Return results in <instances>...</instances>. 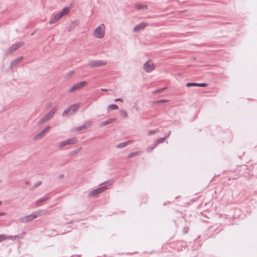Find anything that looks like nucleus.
<instances>
[{
    "instance_id": "0eeeda50",
    "label": "nucleus",
    "mask_w": 257,
    "mask_h": 257,
    "mask_svg": "<svg viewBox=\"0 0 257 257\" xmlns=\"http://www.w3.org/2000/svg\"><path fill=\"white\" fill-rule=\"evenodd\" d=\"M143 69L147 73H150L155 69V66L151 60L147 61L144 65Z\"/></svg>"
},
{
    "instance_id": "7ed1b4c3",
    "label": "nucleus",
    "mask_w": 257,
    "mask_h": 257,
    "mask_svg": "<svg viewBox=\"0 0 257 257\" xmlns=\"http://www.w3.org/2000/svg\"><path fill=\"white\" fill-rule=\"evenodd\" d=\"M42 210H39L36 212H32L31 214L29 215L25 216L24 217H21L20 219V220L21 222L26 223L28 222L31 221L35 218H36L38 216H40L41 215Z\"/></svg>"
},
{
    "instance_id": "2f4dec72",
    "label": "nucleus",
    "mask_w": 257,
    "mask_h": 257,
    "mask_svg": "<svg viewBox=\"0 0 257 257\" xmlns=\"http://www.w3.org/2000/svg\"><path fill=\"white\" fill-rule=\"evenodd\" d=\"M157 132H158V130H156L150 131L149 132V135H152L153 134L156 133Z\"/></svg>"
},
{
    "instance_id": "4c0bfd02",
    "label": "nucleus",
    "mask_w": 257,
    "mask_h": 257,
    "mask_svg": "<svg viewBox=\"0 0 257 257\" xmlns=\"http://www.w3.org/2000/svg\"><path fill=\"white\" fill-rule=\"evenodd\" d=\"M16 239L17 238H22L23 237V234H19L17 235H15Z\"/></svg>"
},
{
    "instance_id": "2eb2a0df",
    "label": "nucleus",
    "mask_w": 257,
    "mask_h": 257,
    "mask_svg": "<svg viewBox=\"0 0 257 257\" xmlns=\"http://www.w3.org/2000/svg\"><path fill=\"white\" fill-rule=\"evenodd\" d=\"M50 198V197L48 195H46L43 197L41 198L38 200L36 202V203L37 205H39L40 203H42L43 202L46 201Z\"/></svg>"
},
{
    "instance_id": "cd10ccee",
    "label": "nucleus",
    "mask_w": 257,
    "mask_h": 257,
    "mask_svg": "<svg viewBox=\"0 0 257 257\" xmlns=\"http://www.w3.org/2000/svg\"><path fill=\"white\" fill-rule=\"evenodd\" d=\"M67 145V143L65 142V141H63L59 143V148L61 149Z\"/></svg>"
},
{
    "instance_id": "f03ea898",
    "label": "nucleus",
    "mask_w": 257,
    "mask_h": 257,
    "mask_svg": "<svg viewBox=\"0 0 257 257\" xmlns=\"http://www.w3.org/2000/svg\"><path fill=\"white\" fill-rule=\"evenodd\" d=\"M70 11V8L66 7L64 8L60 12L54 14L52 16L50 20H49V24H53L56 23L57 21L61 19V18L67 14Z\"/></svg>"
},
{
    "instance_id": "393cba45",
    "label": "nucleus",
    "mask_w": 257,
    "mask_h": 257,
    "mask_svg": "<svg viewBox=\"0 0 257 257\" xmlns=\"http://www.w3.org/2000/svg\"><path fill=\"white\" fill-rule=\"evenodd\" d=\"M157 145L156 143H154V144H152L151 147H149L147 149V151L148 152L152 151L154 148H155L156 147Z\"/></svg>"
},
{
    "instance_id": "e433bc0d",
    "label": "nucleus",
    "mask_w": 257,
    "mask_h": 257,
    "mask_svg": "<svg viewBox=\"0 0 257 257\" xmlns=\"http://www.w3.org/2000/svg\"><path fill=\"white\" fill-rule=\"evenodd\" d=\"M8 239H10L11 240H16L15 235V236H13V235L8 236Z\"/></svg>"
},
{
    "instance_id": "4468645a",
    "label": "nucleus",
    "mask_w": 257,
    "mask_h": 257,
    "mask_svg": "<svg viewBox=\"0 0 257 257\" xmlns=\"http://www.w3.org/2000/svg\"><path fill=\"white\" fill-rule=\"evenodd\" d=\"M79 106V104H74L69 106L68 107L70 111L71 114L75 113L78 110Z\"/></svg>"
},
{
    "instance_id": "4be33fe9",
    "label": "nucleus",
    "mask_w": 257,
    "mask_h": 257,
    "mask_svg": "<svg viewBox=\"0 0 257 257\" xmlns=\"http://www.w3.org/2000/svg\"><path fill=\"white\" fill-rule=\"evenodd\" d=\"M118 108V106L115 104H110L108 106V109H111V110H115L117 109Z\"/></svg>"
},
{
    "instance_id": "423d86ee",
    "label": "nucleus",
    "mask_w": 257,
    "mask_h": 257,
    "mask_svg": "<svg viewBox=\"0 0 257 257\" xmlns=\"http://www.w3.org/2000/svg\"><path fill=\"white\" fill-rule=\"evenodd\" d=\"M107 64L104 60H90L88 62V66L92 68L101 67Z\"/></svg>"
},
{
    "instance_id": "a19ab883",
    "label": "nucleus",
    "mask_w": 257,
    "mask_h": 257,
    "mask_svg": "<svg viewBox=\"0 0 257 257\" xmlns=\"http://www.w3.org/2000/svg\"><path fill=\"white\" fill-rule=\"evenodd\" d=\"M74 74V71H70L68 74L69 76H72Z\"/></svg>"
},
{
    "instance_id": "6e6552de",
    "label": "nucleus",
    "mask_w": 257,
    "mask_h": 257,
    "mask_svg": "<svg viewBox=\"0 0 257 257\" xmlns=\"http://www.w3.org/2000/svg\"><path fill=\"white\" fill-rule=\"evenodd\" d=\"M148 24L145 22L140 23L138 25H136L133 29V31L134 32H137L139 31L140 30H143L145 29L147 26Z\"/></svg>"
},
{
    "instance_id": "c9c22d12",
    "label": "nucleus",
    "mask_w": 257,
    "mask_h": 257,
    "mask_svg": "<svg viewBox=\"0 0 257 257\" xmlns=\"http://www.w3.org/2000/svg\"><path fill=\"white\" fill-rule=\"evenodd\" d=\"M189 231V227H184L183 228V232L184 233H187Z\"/></svg>"
},
{
    "instance_id": "f8f14e48",
    "label": "nucleus",
    "mask_w": 257,
    "mask_h": 257,
    "mask_svg": "<svg viewBox=\"0 0 257 257\" xmlns=\"http://www.w3.org/2000/svg\"><path fill=\"white\" fill-rule=\"evenodd\" d=\"M22 59L23 57L21 56L12 61L11 63L10 68L12 69L14 67L16 66L18 64L20 63V62L22 60Z\"/></svg>"
},
{
    "instance_id": "6ab92c4d",
    "label": "nucleus",
    "mask_w": 257,
    "mask_h": 257,
    "mask_svg": "<svg viewBox=\"0 0 257 257\" xmlns=\"http://www.w3.org/2000/svg\"><path fill=\"white\" fill-rule=\"evenodd\" d=\"M141 151H136V152H132L127 155V158H128V159L132 158L134 157H135L137 156H139L141 155Z\"/></svg>"
},
{
    "instance_id": "58836bf2",
    "label": "nucleus",
    "mask_w": 257,
    "mask_h": 257,
    "mask_svg": "<svg viewBox=\"0 0 257 257\" xmlns=\"http://www.w3.org/2000/svg\"><path fill=\"white\" fill-rule=\"evenodd\" d=\"M114 101L116 102V101H121L122 102V99L120 98H116L114 99Z\"/></svg>"
},
{
    "instance_id": "473e14b6",
    "label": "nucleus",
    "mask_w": 257,
    "mask_h": 257,
    "mask_svg": "<svg viewBox=\"0 0 257 257\" xmlns=\"http://www.w3.org/2000/svg\"><path fill=\"white\" fill-rule=\"evenodd\" d=\"M69 112H70V110H69V107H68L67 108L65 109L64 110V111H63V115H65V114H67V113H68Z\"/></svg>"
},
{
    "instance_id": "5701e85b",
    "label": "nucleus",
    "mask_w": 257,
    "mask_h": 257,
    "mask_svg": "<svg viewBox=\"0 0 257 257\" xmlns=\"http://www.w3.org/2000/svg\"><path fill=\"white\" fill-rule=\"evenodd\" d=\"M120 114L123 118H125L127 116V112L124 109H121L120 110Z\"/></svg>"
},
{
    "instance_id": "a211bd4d",
    "label": "nucleus",
    "mask_w": 257,
    "mask_h": 257,
    "mask_svg": "<svg viewBox=\"0 0 257 257\" xmlns=\"http://www.w3.org/2000/svg\"><path fill=\"white\" fill-rule=\"evenodd\" d=\"M130 143H131V141H127L124 142H122V143L117 144V146H116V147L117 148H119V149L123 148L125 147V146H126L127 145H129Z\"/></svg>"
},
{
    "instance_id": "9d476101",
    "label": "nucleus",
    "mask_w": 257,
    "mask_h": 257,
    "mask_svg": "<svg viewBox=\"0 0 257 257\" xmlns=\"http://www.w3.org/2000/svg\"><path fill=\"white\" fill-rule=\"evenodd\" d=\"M57 107H54L52 108V109L49 112H48V113H47L45 116H44V117L47 120H48L49 119H50L54 115V114L55 113V112L57 110Z\"/></svg>"
},
{
    "instance_id": "8fccbe9b",
    "label": "nucleus",
    "mask_w": 257,
    "mask_h": 257,
    "mask_svg": "<svg viewBox=\"0 0 257 257\" xmlns=\"http://www.w3.org/2000/svg\"><path fill=\"white\" fill-rule=\"evenodd\" d=\"M102 91H107L106 89H102Z\"/></svg>"
},
{
    "instance_id": "72a5a7b5",
    "label": "nucleus",
    "mask_w": 257,
    "mask_h": 257,
    "mask_svg": "<svg viewBox=\"0 0 257 257\" xmlns=\"http://www.w3.org/2000/svg\"><path fill=\"white\" fill-rule=\"evenodd\" d=\"M76 90H77V89L76 88V86L74 85L73 87H72L70 90H69V91L70 92H73Z\"/></svg>"
},
{
    "instance_id": "39448f33",
    "label": "nucleus",
    "mask_w": 257,
    "mask_h": 257,
    "mask_svg": "<svg viewBox=\"0 0 257 257\" xmlns=\"http://www.w3.org/2000/svg\"><path fill=\"white\" fill-rule=\"evenodd\" d=\"M24 45V42H20L16 44H13L11 47L8 48L5 52L6 56L9 55L15 51L17 50L19 48Z\"/></svg>"
},
{
    "instance_id": "09e8293b",
    "label": "nucleus",
    "mask_w": 257,
    "mask_h": 257,
    "mask_svg": "<svg viewBox=\"0 0 257 257\" xmlns=\"http://www.w3.org/2000/svg\"><path fill=\"white\" fill-rule=\"evenodd\" d=\"M2 201H0V206L2 205Z\"/></svg>"
},
{
    "instance_id": "49530a36",
    "label": "nucleus",
    "mask_w": 257,
    "mask_h": 257,
    "mask_svg": "<svg viewBox=\"0 0 257 257\" xmlns=\"http://www.w3.org/2000/svg\"><path fill=\"white\" fill-rule=\"evenodd\" d=\"M37 31L36 30H35L31 34V36H33L36 33Z\"/></svg>"
},
{
    "instance_id": "ddd939ff",
    "label": "nucleus",
    "mask_w": 257,
    "mask_h": 257,
    "mask_svg": "<svg viewBox=\"0 0 257 257\" xmlns=\"http://www.w3.org/2000/svg\"><path fill=\"white\" fill-rule=\"evenodd\" d=\"M116 120V118H109L107 120H106L103 121L100 124V125L101 127L104 126H106L111 123L114 122Z\"/></svg>"
},
{
    "instance_id": "c85d7f7f",
    "label": "nucleus",
    "mask_w": 257,
    "mask_h": 257,
    "mask_svg": "<svg viewBox=\"0 0 257 257\" xmlns=\"http://www.w3.org/2000/svg\"><path fill=\"white\" fill-rule=\"evenodd\" d=\"M81 150H82V148L80 147V148H78L77 149H76L75 150H74L72 152H71L69 154H71V153L77 154L79 152H80Z\"/></svg>"
},
{
    "instance_id": "c03bdc74",
    "label": "nucleus",
    "mask_w": 257,
    "mask_h": 257,
    "mask_svg": "<svg viewBox=\"0 0 257 257\" xmlns=\"http://www.w3.org/2000/svg\"><path fill=\"white\" fill-rule=\"evenodd\" d=\"M64 177V175L63 174H60L59 176H58V179H62Z\"/></svg>"
},
{
    "instance_id": "603ef678",
    "label": "nucleus",
    "mask_w": 257,
    "mask_h": 257,
    "mask_svg": "<svg viewBox=\"0 0 257 257\" xmlns=\"http://www.w3.org/2000/svg\"><path fill=\"white\" fill-rule=\"evenodd\" d=\"M58 233H56V234H54V235H58Z\"/></svg>"
},
{
    "instance_id": "9b49d317",
    "label": "nucleus",
    "mask_w": 257,
    "mask_h": 257,
    "mask_svg": "<svg viewBox=\"0 0 257 257\" xmlns=\"http://www.w3.org/2000/svg\"><path fill=\"white\" fill-rule=\"evenodd\" d=\"M91 125V122L90 121H87L84 123L83 125H82L81 126H79L76 128V130L77 131H81L82 130H85L86 129H87L90 127Z\"/></svg>"
},
{
    "instance_id": "3c124183",
    "label": "nucleus",
    "mask_w": 257,
    "mask_h": 257,
    "mask_svg": "<svg viewBox=\"0 0 257 257\" xmlns=\"http://www.w3.org/2000/svg\"><path fill=\"white\" fill-rule=\"evenodd\" d=\"M74 154V153H71V154H70V155H73Z\"/></svg>"
},
{
    "instance_id": "7c9ffc66",
    "label": "nucleus",
    "mask_w": 257,
    "mask_h": 257,
    "mask_svg": "<svg viewBox=\"0 0 257 257\" xmlns=\"http://www.w3.org/2000/svg\"><path fill=\"white\" fill-rule=\"evenodd\" d=\"M42 184V181H39L37 182L34 185L33 188H35L37 187L38 186H40Z\"/></svg>"
},
{
    "instance_id": "a878e982",
    "label": "nucleus",
    "mask_w": 257,
    "mask_h": 257,
    "mask_svg": "<svg viewBox=\"0 0 257 257\" xmlns=\"http://www.w3.org/2000/svg\"><path fill=\"white\" fill-rule=\"evenodd\" d=\"M46 121H47L44 117L40 119V120L39 121L38 125L40 126L43 123H44Z\"/></svg>"
},
{
    "instance_id": "dca6fc26",
    "label": "nucleus",
    "mask_w": 257,
    "mask_h": 257,
    "mask_svg": "<svg viewBox=\"0 0 257 257\" xmlns=\"http://www.w3.org/2000/svg\"><path fill=\"white\" fill-rule=\"evenodd\" d=\"M87 83H88L87 82H86L85 81H81L79 83H78L75 84V85L76 86V88L77 89H79L83 88L85 85H86L87 84Z\"/></svg>"
},
{
    "instance_id": "a18cd8bd",
    "label": "nucleus",
    "mask_w": 257,
    "mask_h": 257,
    "mask_svg": "<svg viewBox=\"0 0 257 257\" xmlns=\"http://www.w3.org/2000/svg\"><path fill=\"white\" fill-rule=\"evenodd\" d=\"M5 215V213L4 212H0V216Z\"/></svg>"
},
{
    "instance_id": "20e7f679",
    "label": "nucleus",
    "mask_w": 257,
    "mask_h": 257,
    "mask_svg": "<svg viewBox=\"0 0 257 257\" xmlns=\"http://www.w3.org/2000/svg\"><path fill=\"white\" fill-rule=\"evenodd\" d=\"M105 26L103 24H100L94 31L93 35L95 38L101 39L105 35Z\"/></svg>"
},
{
    "instance_id": "f3484780",
    "label": "nucleus",
    "mask_w": 257,
    "mask_h": 257,
    "mask_svg": "<svg viewBox=\"0 0 257 257\" xmlns=\"http://www.w3.org/2000/svg\"><path fill=\"white\" fill-rule=\"evenodd\" d=\"M67 145L74 144L77 142V139L76 138H72L65 141Z\"/></svg>"
},
{
    "instance_id": "412c9836",
    "label": "nucleus",
    "mask_w": 257,
    "mask_h": 257,
    "mask_svg": "<svg viewBox=\"0 0 257 257\" xmlns=\"http://www.w3.org/2000/svg\"><path fill=\"white\" fill-rule=\"evenodd\" d=\"M136 8L138 10H147L148 9L147 5L138 4L136 5Z\"/></svg>"
},
{
    "instance_id": "de8ad7c7",
    "label": "nucleus",
    "mask_w": 257,
    "mask_h": 257,
    "mask_svg": "<svg viewBox=\"0 0 257 257\" xmlns=\"http://www.w3.org/2000/svg\"><path fill=\"white\" fill-rule=\"evenodd\" d=\"M25 184H26V185H29V184H30V182H29V181H26Z\"/></svg>"
},
{
    "instance_id": "aec40b11",
    "label": "nucleus",
    "mask_w": 257,
    "mask_h": 257,
    "mask_svg": "<svg viewBox=\"0 0 257 257\" xmlns=\"http://www.w3.org/2000/svg\"><path fill=\"white\" fill-rule=\"evenodd\" d=\"M171 134V132H169V134L168 135L165 136L163 138H159L158 139H157L156 140V143L157 144V145L158 144H160V143H163L164 142V140L168 137H169V136H170Z\"/></svg>"
},
{
    "instance_id": "37998d69",
    "label": "nucleus",
    "mask_w": 257,
    "mask_h": 257,
    "mask_svg": "<svg viewBox=\"0 0 257 257\" xmlns=\"http://www.w3.org/2000/svg\"><path fill=\"white\" fill-rule=\"evenodd\" d=\"M166 89L165 87L161 88L160 89H159L160 92H163L165 89Z\"/></svg>"
},
{
    "instance_id": "f257e3e1",
    "label": "nucleus",
    "mask_w": 257,
    "mask_h": 257,
    "mask_svg": "<svg viewBox=\"0 0 257 257\" xmlns=\"http://www.w3.org/2000/svg\"><path fill=\"white\" fill-rule=\"evenodd\" d=\"M113 182L112 181H107L104 183H101L100 186V187L91 191L88 194L89 197H95L98 194L103 192L107 189V187L111 186Z\"/></svg>"
},
{
    "instance_id": "bb28decb",
    "label": "nucleus",
    "mask_w": 257,
    "mask_h": 257,
    "mask_svg": "<svg viewBox=\"0 0 257 257\" xmlns=\"http://www.w3.org/2000/svg\"><path fill=\"white\" fill-rule=\"evenodd\" d=\"M8 239V236L5 234H0V242L3 241L4 240Z\"/></svg>"
},
{
    "instance_id": "c756f323",
    "label": "nucleus",
    "mask_w": 257,
    "mask_h": 257,
    "mask_svg": "<svg viewBox=\"0 0 257 257\" xmlns=\"http://www.w3.org/2000/svg\"><path fill=\"white\" fill-rule=\"evenodd\" d=\"M197 87H206L208 85L207 84L205 83H197Z\"/></svg>"
},
{
    "instance_id": "b1692460",
    "label": "nucleus",
    "mask_w": 257,
    "mask_h": 257,
    "mask_svg": "<svg viewBox=\"0 0 257 257\" xmlns=\"http://www.w3.org/2000/svg\"><path fill=\"white\" fill-rule=\"evenodd\" d=\"M197 83L195 82H188L187 83L186 86L188 87L197 86Z\"/></svg>"
},
{
    "instance_id": "f704fd0d",
    "label": "nucleus",
    "mask_w": 257,
    "mask_h": 257,
    "mask_svg": "<svg viewBox=\"0 0 257 257\" xmlns=\"http://www.w3.org/2000/svg\"><path fill=\"white\" fill-rule=\"evenodd\" d=\"M76 90H77V89L76 88V86L74 85L73 87H72L70 90H69V91L70 92H73Z\"/></svg>"
},
{
    "instance_id": "1a4fd4ad",
    "label": "nucleus",
    "mask_w": 257,
    "mask_h": 257,
    "mask_svg": "<svg viewBox=\"0 0 257 257\" xmlns=\"http://www.w3.org/2000/svg\"><path fill=\"white\" fill-rule=\"evenodd\" d=\"M50 126H47V127L43 128L42 131H41L35 137V139H41L44 134L47 132V131L50 128Z\"/></svg>"
},
{
    "instance_id": "79ce46f5",
    "label": "nucleus",
    "mask_w": 257,
    "mask_h": 257,
    "mask_svg": "<svg viewBox=\"0 0 257 257\" xmlns=\"http://www.w3.org/2000/svg\"><path fill=\"white\" fill-rule=\"evenodd\" d=\"M165 101H166V100L162 99V100H158V102H159V103H163V102H164Z\"/></svg>"
},
{
    "instance_id": "ea45409f",
    "label": "nucleus",
    "mask_w": 257,
    "mask_h": 257,
    "mask_svg": "<svg viewBox=\"0 0 257 257\" xmlns=\"http://www.w3.org/2000/svg\"><path fill=\"white\" fill-rule=\"evenodd\" d=\"M160 91H159V89H157V90H154V91H153V93H154V94H157V93H160Z\"/></svg>"
}]
</instances>
